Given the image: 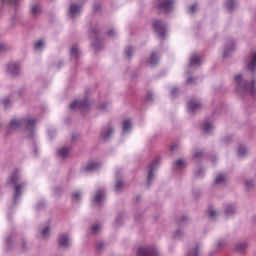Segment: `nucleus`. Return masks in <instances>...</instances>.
Instances as JSON below:
<instances>
[{"instance_id":"nucleus-43","label":"nucleus","mask_w":256,"mask_h":256,"mask_svg":"<svg viewBox=\"0 0 256 256\" xmlns=\"http://www.w3.org/2000/svg\"><path fill=\"white\" fill-rule=\"evenodd\" d=\"M198 8H199V6L194 3V4H192V5L188 8V11H189L190 13H195Z\"/></svg>"},{"instance_id":"nucleus-2","label":"nucleus","mask_w":256,"mask_h":256,"mask_svg":"<svg viewBox=\"0 0 256 256\" xmlns=\"http://www.w3.org/2000/svg\"><path fill=\"white\" fill-rule=\"evenodd\" d=\"M235 91L238 95H255L256 94V82H247V77L244 73L236 74L233 78Z\"/></svg>"},{"instance_id":"nucleus-4","label":"nucleus","mask_w":256,"mask_h":256,"mask_svg":"<svg viewBox=\"0 0 256 256\" xmlns=\"http://www.w3.org/2000/svg\"><path fill=\"white\" fill-rule=\"evenodd\" d=\"M159 163H161V159L156 158L148 167V176H147V185H151L157 177V168L159 167Z\"/></svg>"},{"instance_id":"nucleus-24","label":"nucleus","mask_w":256,"mask_h":256,"mask_svg":"<svg viewBox=\"0 0 256 256\" xmlns=\"http://www.w3.org/2000/svg\"><path fill=\"white\" fill-rule=\"evenodd\" d=\"M70 152H71V148L67 146L62 147L57 151L59 157H61L62 159H65V157H68Z\"/></svg>"},{"instance_id":"nucleus-23","label":"nucleus","mask_w":256,"mask_h":256,"mask_svg":"<svg viewBox=\"0 0 256 256\" xmlns=\"http://www.w3.org/2000/svg\"><path fill=\"white\" fill-rule=\"evenodd\" d=\"M81 54V51L79 50V46L72 45L70 48V56L72 59H77L79 55Z\"/></svg>"},{"instance_id":"nucleus-36","label":"nucleus","mask_w":256,"mask_h":256,"mask_svg":"<svg viewBox=\"0 0 256 256\" xmlns=\"http://www.w3.org/2000/svg\"><path fill=\"white\" fill-rule=\"evenodd\" d=\"M186 256H199V245H196L195 248L188 251Z\"/></svg>"},{"instance_id":"nucleus-48","label":"nucleus","mask_w":256,"mask_h":256,"mask_svg":"<svg viewBox=\"0 0 256 256\" xmlns=\"http://www.w3.org/2000/svg\"><path fill=\"white\" fill-rule=\"evenodd\" d=\"M201 155H203V152H201V151H196V152L194 153V158H195V159H199V157H201Z\"/></svg>"},{"instance_id":"nucleus-32","label":"nucleus","mask_w":256,"mask_h":256,"mask_svg":"<svg viewBox=\"0 0 256 256\" xmlns=\"http://www.w3.org/2000/svg\"><path fill=\"white\" fill-rule=\"evenodd\" d=\"M98 109L102 112L109 111V109H111V103L104 102L98 106Z\"/></svg>"},{"instance_id":"nucleus-29","label":"nucleus","mask_w":256,"mask_h":256,"mask_svg":"<svg viewBox=\"0 0 256 256\" xmlns=\"http://www.w3.org/2000/svg\"><path fill=\"white\" fill-rule=\"evenodd\" d=\"M133 127V123L131 120L126 119L123 121V133H128V131H131V128Z\"/></svg>"},{"instance_id":"nucleus-28","label":"nucleus","mask_w":256,"mask_h":256,"mask_svg":"<svg viewBox=\"0 0 256 256\" xmlns=\"http://www.w3.org/2000/svg\"><path fill=\"white\" fill-rule=\"evenodd\" d=\"M225 7L228 11H233L237 7V0H227Z\"/></svg>"},{"instance_id":"nucleus-47","label":"nucleus","mask_w":256,"mask_h":256,"mask_svg":"<svg viewBox=\"0 0 256 256\" xmlns=\"http://www.w3.org/2000/svg\"><path fill=\"white\" fill-rule=\"evenodd\" d=\"M170 95L171 97H175V95H177V87H173L170 91Z\"/></svg>"},{"instance_id":"nucleus-38","label":"nucleus","mask_w":256,"mask_h":256,"mask_svg":"<svg viewBox=\"0 0 256 256\" xmlns=\"http://www.w3.org/2000/svg\"><path fill=\"white\" fill-rule=\"evenodd\" d=\"M247 155V147L246 146H239L238 148V157H245Z\"/></svg>"},{"instance_id":"nucleus-19","label":"nucleus","mask_w":256,"mask_h":256,"mask_svg":"<svg viewBox=\"0 0 256 256\" xmlns=\"http://www.w3.org/2000/svg\"><path fill=\"white\" fill-rule=\"evenodd\" d=\"M202 129H203L204 133H211V131H213V129H215V125H213V122H211L209 120H205L202 124Z\"/></svg>"},{"instance_id":"nucleus-42","label":"nucleus","mask_w":256,"mask_h":256,"mask_svg":"<svg viewBox=\"0 0 256 256\" xmlns=\"http://www.w3.org/2000/svg\"><path fill=\"white\" fill-rule=\"evenodd\" d=\"M123 187V182L122 181H117L115 185V191L116 193H119L121 191V188Z\"/></svg>"},{"instance_id":"nucleus-33","label":"nucleus","mask_w":256,"mask_h":256,"mask_svg":"<svg viewBox=\"0 0 256 256\" xmlns=\"http://www.w3.org/2000/svg\"><path fill=\"white\" fill-rule=\"evenodd\" d=\"M135 54V48L128 46L125 49V55L126 57H128V59H131V57H133V55Z\"/></svg>"},{"instance_id":"nucleus-54","label":"nucleus","mask_w":256,"mask_h":256,"mask_svg":"<svg viewBox=\"0 0 256 256\" xmlns=\"http://www.w3.org/2000/svg\"><path fill=\"white\" fill-rule=\"evenodd\" d=\"M34 153L37 155V146H34Z\"/></svg>"},{"instance_id":"nucleus-11","label":"nucleus","mask_w":256,"mask_h":256,"mask_svg":"<svg viewBox=\"0 0 256 256\" xmlns=\"http://www.w3.org/2000/svg\"><path fill=\"white\" fill-rule=\"evenodd\" d=\"M82 5L77 3H72L69 7V17L75 19L81 15Z\"/></svg>"},{"instance_id":"nucleus-17","label":"nucleus","mask_w":256,"mask_h":256,"mask_svg":"<svg viewBox=\"0 0 256 256\" xmlns=\"http://www.w3.org/2000/svg\"><path fill=\"white\" fill-rule=\"evenodd\" d=\"M103 201H105V192L103 190H98L94 198V203L96 205H101Z\"/></svg>"},{"instance_id":"nucleus-45","label":"nucleus","mask_w":256,"mask_h":256,"mask_svg":"<svg viewBox=\"0 0 256 256\" xmlns=\"http://www.w3.org/2000/svg\"><path fill=\"white\" fill-rule=\"evenodd\" d=\"M107 35H109V37L117 36V32H116L115 28L109 29L108 32H107Z\"/></svg>"},{"instance_id":"nucleus-30","label":"nucleus","mask_w":256,"mask_h":256,"mask_svg":"<svg viewBox=\"0 0 256 256\" xmlns=\"http://www.w3.org/2000/svg\"><path fill=\"white\" fill-rule=\"evenodd\" d=\"M35 51H43L45 49V40L40 39L36 43H34Z\"/></svg>"},{"instance_id":"nucleus-41","label":"nucleus","mask_w":256,"mask_h":256,"mask_svg":"<svg viewBox=\"0 0 256 256\" xmlns=\"http://www.w3.org/2000/svg\"><path fill=\"white\" fill-rule=\"evenodd\" d=\"M99 231H101V224H98V223L94 224L92 226V232L93 233H99Z\"/></svg>"},{"instance_id":"nucleus-22","label":"nucleus","mask_w":256,"mask_h":256,"mask_svg":"<svg viewBox=\"0 0 256 256\" xmlns=\"http://www.w3.org/2000/svg\"><path fill=\"white\" fill-rule=\"evenodd\" d=\"M247 247H249V243L239 242L235 245V251H237L238 253H245Z\"/></svg>"},{"instance_id":"nucleus-20","label":"nucleus","mask_w":256,"mask_h":256,"mask_svg":"<svg viewBox=\"0 0 256 256\" xmlns=\"http://www.w3.org/2000/svg\"><path fill=\"white\" fill-rule=\"evenodd\" d=\"M186 166L187 162H185L184 159H178L173 163V169H175V171H181V169H185Z\"/></svg>"},{"instance_id":"nucleus-26","label":"nucleus","mask_w":256,"mask_h":256,"mask_svg":"<svg viewBox=\"0 0 256 256\" xmlns=\"http://www.w3.org/2000/svg\"><path fill=\"white\" fill-rule=\"evenodd\" d=\"M0 103L3 105L4 109H9L13 104V100H11V97H4L0 100Z\"/></svg>"},{"instance_id":"nucleus-13","label":"nucleus","mask_w":256,"mask_h":256,"mask_svg":"<svg viewBox=\"0 0 256 256\" xmlns=\"http://www.w3.org/2000/svg\"><path fill=\"white\" fill-rule=\"evenodd\" d=\"M235 47H237V43H235V40L228 41L224 46L223 57H229V54L235 51Z\"/></svg>"},{"instance_id":"nucleus-40","label":"nucleus","mask_w":256,"mask_h":256,"mask_svg":"<svg viewBox=\"0 0 256 256\" xmlns=\"http://www.w3.org/2000/svg\"><path fill=\"white\" fill-rule=\"evenodd\" d=\"M183 234H184L183 230L178 229L173 233L172 237L173 239H181V237H183Z\"/></svg>"},{"instance_id":"nucleus-37","label":"nucleus","mask_w":256,"mask_h":256,"mask_svg":"<svg viewBox=\"0 0 256 256\" xmlns=\"http://www.w3.org/2000/svg\"><path fill=\"white\" fill-rule=\"evenodd\" d=\"M31 13L32 15H39L41 13V6H39V4L32 6Z\"/></svg>"},{"instance_id":"nucleus-50","label":"nucleus","mask_w":256,"mask_h":256,"mask_svg":"<svg viewBox=\"0 0 256 256\" xmlns=\"http://www.w3.org/2000/svg\"><path fill=\"white\" fill-rule=\"evenodd\" d=\"M193 81H195V78L189 77V78L186 80V83H188V85H190L191 83H193Z\"/></svg>"},{"instance_id":"nucleus-25","label":"nucleus","mask_w":256,"mask_h":256,"mask_svg":"<svg viewBox=\"0 0 256 256\" xmlns=\"http://www.w3.org/2000/svg\"><path fill=\"white\" fill-rule=\"evenodd\" d=\"M71 199L73 203H79L81 199H83V192L80 190H76L72 193Z\"/></svg>"},{"instance_id":"nucleus-31","label":"nucleus","mask_w":256,"mask_h":256,"mask_svg":"<svg viewBox=\"0 0 256 256\" xmlns=\"http://www.w3.org/2000/svg\"><path fill=\"white\" fill-rule=\"evenodd\" d=\"M51 234V226H45L42 230H41V236L44 239H47V237Z\"/></svg>"},{"instance_id":"nucleus-15","label":"nucleus","mask_w":256,"mask_h":256,"mask_svg":"<svg viewBox=\"0 0 256 256\" xmlns=\"http://www.w3.org/2000/svg\"><path fill=\"white\" fill-rule=\"evenodd\" d=\"M113 137V127L107 126L102 129L101 138L104 141H109Z\"/></svg>"},{"instance_id":"nucleus-39","label":"nucleus","mask_w":256,"mask_h":256,"mask_svg":"<svg viewBox=\"0 0 256 256\" xmlns=\"http://www.w3.org/2000/svg\"><path fill=\"white\" fill-rule=\"evenodd\" d=\"M255 186V181L253 179H246L245 180V187L246 189H252Z\"/></svg>"},{"instance_id":"nucleus-44","label":"nucleus","mask_w":256,"mask_h":256,"mask_svg":"<svg viewBox=\"0 0 256 256\" xmlns=\"http://www.w3.org/2000/svg\"><path fill=\"white\" fill-rule=\"evenodd\" d=\"M225 245H227V240H225V239L218 240L217 247L221 248V247H225Z\"/></svg>"},{"instance_id":"nucleus-34","label":"nucleus","mask_w":256,"mask_h":256,"mask_svg":"<svg viewBox=\"0 0 256 256\" xmlns=\"http://www.w3.org/2000/svg\"><path fill=\"white\" fill-rule=\"evenodd\" d=\"M225 181H226L225 175H223V174H218V175L216 176V179H215L216 185H223V183H225Z\"/></svg>"},{"instance_id":"nucleus-46","label":"nucleus","mask_w":256,"mask_h":256,"mask_svg":"<svg viewBox=\"0 0 256 256\" xmlns=\"http://www.w3.org/2000/svg\"><path fill=\"white\" fill-rule=\"evenodd\" d=\"M7 48V44L3 41H0V51H5Z\"/></svg>"},{"instance_id":"nucleus-18","label":"nucleus","mask_w":256,"mask_h":256,"mask_svg":"<svg viewBox=\"0 0 256 256\" xmlns=\"http://www.w3.org/2000/svg\"><path fill=\"white\" fill-rule=\"evenodd\" d=\"M202 59L201 56L194 54L190 58V67H199L201 65Z\"/></svg>"},{"instance_id":"nucleus-55","label":"nucleus","mask_w":256,"mask_h":256,"mask_svg":"<svg viewBox=\"0 0 256 256\" xmlns=\"http://www.w3.org/2000/svg\"><path fill=\"white\" fill-rule=\"evenodd\" d=\"M171 150H172V151H175V145H173V146L171 147Z\"/></svg>"},{"instance_id":"nucleus-49","label":"nucleus","mask_w":256,"mask_h":256,"mask_svg":"<svg viewBox=\"0 0 256 256\" xmlns=\"http://www.w3.org/2000/svg\"><path fill=\"white\" fill-rule=\"evenodd\" d=\"M103 247H105V244L103 242H99L97 244V249L101 250V249H103Z\"/></svg>"},{"instance_id":"nucleus-7","label":"nucleus","mask_w":256,"mask_h":256,"mask_svg":"<svg viewBox=\"0 0 256 256\" xmlns=\"http://www.w3.org/2000/svg\"><path fill=\"white\" fill-rule=\"evenodd\" d=\"M89 107H91V99L89 98H85L84 100H76L70 105L72 111H77V109H89Z\"/></svg>"},{"instance_id":"nucleus-5","label":"nucleus","mask_w":256,"mask_h":256,"mask_svg":"<svg viewBox=\"0 0 256 256\" xmlns=\"http://www.w3.org/2000/svg\"><path fill=\"white\" fill-rule=\"evenodd\" d=\"M137 256H159V250L155 246H142L138 249Z\"/></svg>"},{"instance_id":"nucleus-1","label":"nucleus","mask_w":256,"mask_h":256,"mask_svg":"<svg viewBox=\"0 0 256 256\" xmlns=\"http://www.w3.org/2000/svg\"><path fill=\"white\" fill-rule=\"evenodd\" d=\"M35 125H37V120L35 118H13L9 123L8 130L16 131V129L25 127L28 133V139H33V137H35Z\"/></svg>"},{"instance_id":"nucleus-16","label":"nucleus","mask_w":256,"mask_h":256,"mask_svg":"<svg viewBox=\"0 0 256 256\" xmlns=\"http://www.w3.org/2000/svg\"><path fill=\"white\" fill-rule=\"evenodd\" d=\"M201 109V102L199 100H192L188 103V111L190 113H195V111H199Z\"/></svg>"},{"instance_id":"nucleus-27","label":"nucleus","mask_w":256,"mask_h":256,"mask_svg":"<svg viewBox=\"0 0 256 256\" xmlns=\"http://www.w3.org/2000/svg\"><path fill=\"white\" fill-rule=\"evenodd\" d=\"M235 211H237V208L235 207V205H233V204L226 205L225 214L227 215V217L233 215V213H235Z\"/></svg>"},{"instance_id":"nucleus-21","label":"nucleus","mask_w":256,"mask_h":256,"mask_svg":"<svg viewBox=\"0 0 256 256\" xmlns=\"http://www.w3.org/2000/svg\"><path fill=\"white\" fill-rule=\"evenodd\" d=\"M157 63H159V54L153 52L148 60V65H150V67H155Z\"/></svg>"},{"instance_id":"nucleus-6","label":"nucleus","mask_w":256,"mask_h":256,"mask_svg":"<svg viewBox=\"0 0 256 256\" xmlns=\"http://www.w3.org/2000/svg\"><path fill=\"white\" fill-rule=\"evenodd\" d=\"M152 27L158 33L160 39L167 37V26L161 20H154Z\"/></svg>"},{"instance_id":"nucleus-8","label":"nucleus","mask_w":256,"mask_h":256,"mask_svg":"<svg viewBox=\"0 0 256 256\" xmlns=\"http://www.w3.org/2000/svg\"><path fill=\"white\" fill-rule=\"evenodd\" d=\"M174 3L173 0H158L157 9L162 13H169L173 9Z\"/></svg>"},{"instance_id":"nucleus-52","label":"nucleus","mask_w":256,"mask_h":256,"mask_svg":"<svg viewBox=\"0 0 256 256\" xmlns=\"http://www.w3.org/2000/svg\"><path fill=\"white\" fill-rule=\"evenodd\" d=\"M180 223H187V217L180 218Z\"/></svg>"},{"instance_id":"nucleus-35","label":"nucleus","mask_w":256,"mask_h":256,"mask_svg":"<svg viewBox=\"0 0 256 256\" xmlns=\"http://www.w3.org/2000/svg\"><path fill=\"white\" fill-rule=\"evenodd\" d=\"M208 215H209L210 219H215V217H217V215H219V212L215 208L210 207L208 209Z\"/></svg>"},{"instance_id":"nucleus-14","label":"nucleus","mask_w":256,"mask_h":256,"mask_svg":"<svg viewBox=\"0 0 256 256\" xmlns=\"http://www.w3.org/2000/svg\"><path fill=\"white\" fill-rule=\"evenodd\" d=\"M100 167H101V164H100L99 161L92 160V161L87 163V165L84 168V171L86 173H91L92 171H97V169H99Z\"/></svg>"},{"instance_id":"nucleus-53","label":"nucleus","mask_w":256,"mask_h":256,"mask_svg":"<svg viewBox=\"0 0 256 256\" xmlns=\"http://www.w3.org/2000/svg\"><path fill=\"white\" fill-rule=\"evenodd\" d=\"M122 217L118 216L115 220L116 225H119V222L121 221Z\"/></svg>"},{"instance_id":"nucleus-12","label":"nucleus","mask_w":256,"mask_h":256,"mask_svg":"<svg viewBox=\"0 0 256 256\" xmlns=\"http://www.w3.org/2000/svg\"><path fill=\"white\" fill-rule=\"evenodd\" d=\"M71 236L69 234H62L58 238L59 247H63V249H67V247H71Z\"/></svg>"},{"instance_id":"nucleus-10","label":"nucleus","mask_w":256,"mask_h":256,"mask_svg":"<svg viewBox=\"0 0 256 256\" xmlns=\"http://www.w3.org/2000/svg\"><path fill=\"white\" fill-rule=\"evenodd\" d=\"M6 71L9 75H19L21 72V64L18 62H9L6 65Z\"/></svg>"},{"instance_id":"nucleus-3","label":"nucleus","mask_w":256,"mask_h":256,"mask_svg":"<svg viewBox=\"0 0 256 256\" xmlns=\"http://www.w3.org/2000/svg\"><path fill=\"white\" fill-rule=\"evenodd\" d=\"M8 183L14 187L15 192L13 196V203L14 205H17V203H19V199H21V195L25 191V186L27 185L21 176V170H14L10 175Z\"/></svg>"},{"instance_id":"nucleus-51","label":"nucleus","mask_w":256,"mask_h":256,"mask_svg":"<svg viewBox=\"0 0 256 256\" xmlns=\"http://www.w3.org/2000/svg\"><path fill=\"white\" fill-rule=\"evenodd\" d=\"M6 1L7 3H11L12 5H15V3H17V1L19 0H4Z\"/></svg>"},{"instance_id":"nucleus-56","label":"nucleus","mask_w":256,"mask_h":256,"mask_svg":"<svg viewBox=\"0 0 256 256\" xmlns=\"http://www.w3.org/2000/svg\"><path fill=\"white\" fill-rule=\"evenodd\" d=\"M95 11H97V7H95Z\"/></svg>"},{"instance_id":"nucleus-9","label":"nucleus","mask_w":256,"mask_h":256,"mask_svg":"<svg viewBox=\"0 0 256 256\" xmlns=\"http://www.w3.org/2000/svg\"><path fill=\"white\" fill-rule=\"evenodd\" d=\"M246 67H247L248 71H250L251 73H255V71H256V50H253L252 52H250V54L248 56Z\"/></svg>"}]
</instances>
